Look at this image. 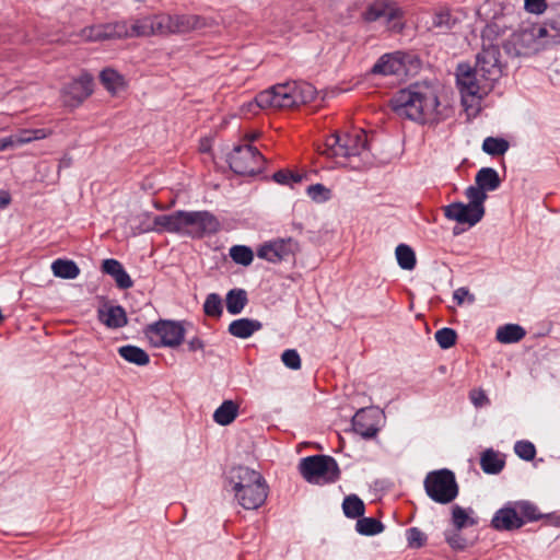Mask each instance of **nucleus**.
I'll use <instances>...</instances> for the list:
<instances>
[{
    "label": "nucleus",
    "instance_id": "f8f14e48",
    "mask_svg": "<svg viewBox=\"0 0 560 560\" xmlns=\"http://www.w3.org/2000/svg\"><path fill=\"white\" fill-rule=\"evenodd\" d=\"M93 92V78L82 73L79 78L66 84L61 90L62 102L66 106L78 107Z\"/></svg>",
    "mask_w": 560,
    "mask_h": 560
},
{
    "label": "nucleus",
    "instance_id": "49530a36",
    "mask_svg": "<svg viewBox=\"0 0 560 560\" xmlns=\"http://www.w3.org/2000/svg\"><path fill=\"white\" fill-rule=\"evenodd\" d=\"M203 311L208 316L218 317L222 314V300L215 294L211 293L207 296L203 304Z\"/></svg>",
    "mask_w": 560,
    "mask_h": 560
},
{
    "label": "nucleus",
    "instance_id": "6ab92c4d",
    "mask_svg": "<svg viewBox=\"0 0 560 560\" xmlns=\"http://www.w3.org/2000/svg\"><path fill=\"white\" fill-rule=\"evenodd\" d=\"M404 55L400 52L387 54L382 56L373 66L374 74L392 75L405 72Z\"/></svg>",
    "mask_w": 560,
    "mask_h": 560
},
{
    "label": "nucleus",
    "instance_id": "9d476101",
    "mask_svg": "<svg viewBox=\"0 0 560 560\" xmlns=\"http://www.w3.org/2000/svg\"><path fill=\"white\" fill-rule=\"evenodd\" d=\"M362 18L365 22L384 20L388 30L396 33L401 32L404 28V23L401 22L402 11L384 0L372 2L362 14Z\"/></svg>",
    "mask_w": 560,
    "mask_h": 560
},
{
    "label": "nucleus",
    "instance_id": "603ef678",
    "mask_svg": "<svg viewBox=\"0 0 560 560\" xmlns=\"http://www.w3.org/2000/svg\"><path fill=\"white\" fill-rule=\"evenodd\" d=\"M515 453L525 460H532L536 455V448L528 441H518L514 446Z\"/></svg>",
    "mask_w": 560,
    "mask_h": 560
},
{
    "label": "nucleus",
    "instance_id": "ea45409f",
    "mask_svg": "<svg viewBox=\"0 0 560 560\" xmlns=\"http://www.w3.org/2000/svg\"><path fill=\"white\" fill-rule=\"evenodd\" d=\"M508 149L509 142L501 138L488 137L482 143V150L490 155H502Z\"/></svg>",
    "mask_w": 560,
    "mask_h": 560
},
{
    "label": "nucleus",
    "instance_id": "f03ea898",
    "mask_svg": "<svg viewBox=\"0 0 560 560\" xmlns=\"http://www.w3.org/2000/svg\"><path fill=\"white\" fill-rule=\"evenodd\" d=\"M369 140L364 130L352 129L343 133H334L326 139L325 149L320 151L330 158H357L364 161L369 159Z\"/></svg>",
    "mask_w": 560,
    "mask_h": 560
},
{
    "label": "nucleus",
    "instance_id": "dca6fc26",
    "mask_svg": "<svg viewBox=\"0 0 560 560\" xmlns=\"http://www.w3.org/2000/svg\"><path fill=\"white\" fill-rule=\"evenodd\" d=\"M295 243L291 240H279L270 244H265L258 249V257L270 262H279L288 259L295 249Z\"/></svg>",
    "mask_w": 560,
    "mask_h": 560
},
{
    "label": "nucleus",
    "instance_id": "a878e982",
    "mask_svg": "<svg viewBox=\"0 0 560 560\" xmlns=\"http://www.w3.org/2000/svg\"><path fill=\"white\" fill-rule=\"evenodd\" d=\"M475 183L487 192L495 190L500 186L501 179L494 168L483 167L476 174Z\"/></svg>",
    "mask_w": 560,
    "mask_h": 560
},
{
    "label": "nucleus",
    "instance_id": "4be33fe9",
    "mask_svg": "<svg viewBox=\"0 0 560 560\" xmlns=\"http://www.w3.org/2000/svg\"><path fill=\"white\" fill-rule=\"evenodd\" d=\"M172 33H187L207 26V22L199 15H171Z\"/></svg>",
    "mask_w": 560,
    "mask_h": 560
},
{
    "label": "nucleus",
    "instance_id": "412c9836",
    "mask_svg": "<svg viewBox=\"0 0 560 560\" xmlns=\"http://www.w3.org/2000/svg\"><path fill=\"white\" fill-rule=\"evenodd\" d=\"M102 271L112 276L119 289H129L133 285L130 276L122 265L116 259H105L102 264Z\"/></svg>",
    "mask_w": 560,
    "mask_h": 560
},
{
    "label": "nucleus",
    "instance_id": "bf43d9fd",
    "mask_svg": "<svg viewBox=\"0 0 560 560\" xmlns=\"http://www.w3.org/2000/svg\"><path fill=\"white\" fill-rule=\"evenodd\" d=\"M9 138L12 141V148L32 142V137L28 129L21 130L19 133L10 136Z\"/></svg>",
    "mask_w": 560,
    "mask_h": 560
},
{
    "label": "nucleus",
    "instance_id": "774afa93",
    "mask_svg": "<svg viewBox=\"0 0 560 560\" xmlns=\"http://www.w3.org/2000/svg\"><path fill=\"white\" fill-rule=\"evenodd\" d=\"M190 351H197L203 348V343L200 339L194 338L188 342Z\"/></svg>",
    "mask_w": 560,
    "mask_h": 560
},
{
    "label": "nucleus",
    "instance_id": "864d4df0",
    "mask_svg": "<svg viewBox=\"0 0 560 560\" xmlns=\"http://www.w3.org/2000/svg\"><path fill=\"white\" fill-rule=\"evenodd\" d=\"M283 364L291 370H299L301 368V358L296 350L288 349L281 355Z\"/></svg>",
    "mask_w": 560,
    "mask_h": 560
},
{
    "label": "nucleus",
    "instance_id": "4468645a",
    "mask_svg": "<svg viewBox=\"0 0 560 560\" xmlns=\"http://www.w3.org/2000/svg\"><path fill=\"white\" fill-rule=\"evenodd\" d=\"M226 480L234 492V498H236L240 492L264 481L265 478L260 472L249 467L236 466L228 472Z\"/></svg>",
    "mask_w": 560,
    "mask_h": 560
},
{
    "label": "nucleus",
    "instance_id": "f3484780",
    "mask_svg": "<svg viewBox=\"0 0 560 560\" xmlns=\"http://www.w3.org/2000/svg\"><path fill=\"white\" fill-rule=\"evenodd\" d=\"M268 497V486L266 480L255 483L250 488L240 492L235 500L246 510H256L260 508Z\"/></svg>",
    "mask_w": 560,
    "mask_h": 560
},
{
    "label": "nucleus",
    "instance_id": "c9c22d12",
    "mask_svg": "<svg viewBox=\"0 0 560 560\" xmlns=\"http://www.w3.org/2000/svg\"><path fill=\"white\" fill-rule=\"evenodd\" d=\"M396 259L401 269L412 270L416 266V255L412 248L406 244H399L395 250Z\"/></svg>",
    "mask_w": 560,
    "mask_h": 560
},
{
    "label": "nucleus",
    "instance_id": "9b49d317",
    "mask_svg": "<svg viewBox=\"0 0 560 560\" xmlns=\"http://www.w3.org/2000/svg\"><path fill=\"white\" fill-rule=\"evenodd\" d=\"M182 223V233L194 237L215 233L220 228L217 218L208 211H183Z\"/></svg>",
    "mask_w": 560,
    "mask_h": 560
},
{
    "label": "nucleus",
    "instance_id": "09e8293b",
    "mask_svg": "<svg viewBox=\"0 0 560 560\" xmlns=\"http://www.w3.org/2000/svg\"><path fill=\"white\" fill-rule=\"evenodd\" d=\"M80 36L85 42H101L106 40L105 33L103 32V25H92L81 30Z\"/></svg>",
    "mask_w": 560,
    "mask_h": 560
},
{
    "label": "nucleus",
    "instance_id": "1a4fd4ad",
    "mask_svg": "<svg viewBox=\"0 0 560 560\" xmlns=\"http://www.w3.org/2000/svg\"><path fill=\"white\" fill-rule=\"evenodd\" d=\"M272 109H287L294 107L292 83L276 84L270 89L260 92L250 106Z\"/></svg>",
    "mask_w": 560,
    "mask_h": 560
},
{
    "label": "nucleus",
    "instance_id": "8fccbe9b",
    "mask_svg": "<svg viewBox=\"0 0 560 560\" xmlns=\"http://www.w3.org/2000/svg\"><path fill=\"white\" fill-rule=\"evenodd\" d=\"M516 511L518 515L527 521H537L540 518V514L537 511V508L529 502H520L516 504Z\"/></svg>",
    "mask_w": 560,
    "mask_h": 560
},
{
    "label": "nucleus",
    "instance_id": "4d7b16f0",
    "mask_svg": "<svg viewBox=\"0 0 560 560\" xmlns=\"http://www.w3.org/2000/svg\"><path fill=\"white\" fill-rule=\"evenodd\" d=\"M453 299L454 301H456L458 305H462L465 302L469 304L475 302V295L471 294L469 290L465 287L456 289L454 291Z\"/></svg>",
    "mask_w": 560,
    "mask_h": 560
},
{
    "label": "nucleus",
    "instance_id": "e2e57ef3",
    "mask_svg": "<svg viewBox=\"0 0 560 560\" xmlns=\"http://www.w3.org/2000/svg\"><path fill=\"white\" fill-rule=\"evenodd\" d=\"M446 539L452 548L464 549L466 546L465 539L458 533L448 535Z\"/></svg>",
    "mask_w": 560,
    "mask_h": 560
},
{
    "label": "nucleus",
    "instance_id": "a18cd8bd",
    "mask_svg": "<svg viewBox=\"0 0 560 560\" xmlns=\"http://www.w3.org/2000/svg\"><path fill=\"white\" fill-rule=\"evenodd\" d=\"M457 334L452 328H442L435 332V340L442 349H448L455 345Z\"/></svg>",
    "mask_w": 560,
    "mask_h": 560
},
{
    "label": "nucleus",
    "instance_id": "7c9ffc66",
    "mask_svg": "<svg viewBox=\"0 0 560 560\" xmlns=\"http://www.w3.org/2000/svg\"><path fill=\"white\" fill-rule=\"evenodd\" d=\"M51 271L55 277L61 279H75L80 273L78 265L68 259H56L51 264Z\"/></svg>",
    "mask_w": 560,
    "mask_h": 560
},
{
    "label": "nucleus",
    "instance_id": "0e129e2a",
    "mask_svg": "<svg viewBox=\"0 0 560 560\" xmlns=\"http://www.w3.org/2000/svg\"><path fill=\"white\" fill-rule=\"evenodd\" d=\"M290 176H291V172L281 170L273 174V179L278 184L287 185V184H290Z\"/></svg>",
    "mask_w": 560,
    "mask_h": 560
},
{
    "label": "nucleus",
    "instance_id": "3c124183",
    "mask_svg": "<svg viewBox=\"0 0 560 560\" xmlns=\"http://www.w3.org/2000/svg\"><path fill=\"white\" fill-rule=\"evenodd\" d=\"M501 30L502 27L497 21L487 24L481 33L482 46L485 44H487V46L494 45L493 40L500 35Z\"/></svg>",
    "mask_w": 560,
    "mask_h": 560
},
{
    "label": "nucleus",
    "instance_id": "f257e3e1",
    "mask_svg": "<svg viewBox=\"0 0 560 560\" xmlns=\"http://www.w3.org/2000/svg\"><path fill=\"white\" fill-rule=\"evenodd\" d=\"M393 110L399 116L418 122L434 120L439 98L435 90L425 83H417L399 91L390 101Z\"/></svg>",
    "mask_w": 560,
    "mask_h": 560
},
{
    "label": "nucleus",
    "instance_id": "bb28decb",
    "mask_svg": "<svg viewBox=\"0 0 560 560\" xmlns=\"http://www.w3.org/2000/svg\"><path fill=\"white\" fill-rule=\"evenodd\" d=\"M238 405L233 400H224L213 413V420L220 425L231 424L238 415Z\"/></svg>",
    "mask_w": 560,
    "mask_h": 560
},
{
    "label": "nucleus",
    "instance_id": "cd10ccee",
    "mask_svg": "<svg viewBox=\"0 0 560 560\" xmlns=\"http://www.w3.org/2000/svg\"><path fill=\"white\" fill-rule=\"evenodd\" d=\"M480 466L486 474H499L504 467V460L500 454L493 450H486L480 457Z\"/></svg>",
    "mask_w": 560,
    "mask_h": 560
},
{
    "label": "nucleus",
    "instance_id": "5701e85b",
    "mask_svg": "<svg viewBox=\"0 0 560 560\" xmlns=\"http://www.w3.org/2000/svg\"><path fill=\"white\" fill-rule=\"evenodd\" d=\"M98 319L109 328H120L127 324L125 310L117 305H105L98 310Z\"/></svg>",
    "mask_w": 560,
    "mask_h": 560
},
{
    "label": "nucleus",
    "instance_id": "680f3d73",
    "mask_svg": "<svg viewBox=\"0 0 560 560\" xmlns=\"http://www.w3.org/2000/svg\"><path fill=\"white\" fill-rule=\"evenodd\" d=\"M114 28L117 38L131 37V30L126 22H115Z\"/></svg>",
    "mask_w": 560,
    "mask_h": 560
},
{
    "label": "nucleus",
    "instance_id": "a211bd4d",
    "mask_svg": "<svg viewBox=\"0 0 560 560\" xmlns=\"http://www.w3.org/2000/svg\"><path fill=\"white\" fill-rule=\"evenodd\" d=\"M524 523L516 509L509 506L500 509L491 521L492 527L497 530H514L521 528Z\"/></svg>",
    "mask_w": 560,
    "mask_h": 560
},
{
    "label": "nucleus",
    "instance_id": "2eb2a0df",
    "mask_svg": "<svg viewBox=\"0 0 560 560\" xmlns=\"http://www.w3.org/2000/svg\"><path fill=\"white\" fill-rule=\"evenodd\" d=\"M444 214L450 220L472 226L483 218L485 210L477 209L470 203L453 202L445 207Z\"/></svg>",
    "mask_w": 560,
    "mask_h": 560
},
{
    "label": "nucleus",
    "instance_id": "f704fd0d",
    "mask_svg": "<svg viewBox=\"0 0 560 560\" xmlns=\"http://www.w3.org/2000/svg\"><path fill=\"white\" fill-rule=\"evenodd\" d=\"M292 83V94L294 96V106L312 102L315 97L316 90L310 83Z\"/></svg>",
    "mask_w": 560,
    "mask_h": 560
},
{
    "label": "nucleus",
    "instance_id": "7ed1b4c3",
    "mask_svg": "<svg viewBox=\"0 0 560 560\" xmlns=\"http://www.w3.org/2000/svg\"><path fill=\"white\" fill-rule=\"evenodd\" d=\"M456 83L466 108L477 105L494 86L478 68H472L467 63L457 66Z\"/></svg>",
    "mask_w": 560,
    "mask_h": 560
},
{
    "label": "nucleus",
    "instance_id": "c85d7f7f",
    "mask_svg": "<svg viewBox=\"0 0 560 560\" xmlns=\"http://www.w3.org/2000/svg\"><path fill=\"white\" fill-rule=\"evenodd\" d=\"M100 80L104 88L112 94H117L125 88L124 77L110 68L104 69L101 72Z\"/></svg>",
    "mask_w": 560,
    "mask_h": 560
},
{
    "label": "nucleus",
    "instance_id": "473e14b6",
    "mask_svg": "<svg viewBox=\"0 0 560 560\" xmlns=\"http://www.w3.org/2000/svg\"><path fill=\"white\" fill-rule=\"evenodd\" d=\"M247 293L243 289H233L226 294V310L230 314H240L247 304Z\"/></svg>",
    "mask_w": 560,
    "mask_h": 560
},
{
    "label": "nucleus",
    "instance_id": "0eeeda50",
    "mask_svg": "<svg viewBox=\"0 0 560 560\" xmlns=\"http://www.w3.org/2000/svg\"><path fill=\"white\" fill-rule=\"evenodd\" d=\"M265 158L250 144L237 145L229 155L231 170L245 176H253L262 171Z\"/></svg>",
    "mask_w": 560,
    "mask_h": 560
},
{
    "label": "nucleus",
    "instance_id": "79ce46f5",
    "mask_svg": "<svg viewBox=\"0 0 560 560\" xmlns=\"http://www.w3.org/2000/svg\"><path fill=\"white\" fill-rule=\"evenodd\" d=\"M452 520L453 524L456 527L457 530H460L462 528L466 526H472L477 522L470 517V514L465 509L455 505L452 511Z\"/></svg>",
    "mask_w": 560,
    "mask_h": 560
},
{
    "label": "nucleus",
    "instance_id": "338daca9",
    "mask_svg": "<svg viewBox=\"0 0 560 560\" xmlns=\"http://www.w3.org/2000/svg\"><path fill=\"white\" fill-rule=\"evenodd\" d=\"M102 25H103V32L105 33L106 40L117 38L115 28H114V23L102 24Z\"/></svg>",
    "mask_w": 560,
    "mask_h": 560
},
{
    "label": "nucleus",
    "instance_id": "b1692460",
    "mask_svg": "<svg viewBox=\"0 0 560 560\" xmlns=\"http://www.w3.org/2000/svg\"><path fill=\"white\" fill-rule=\"evenodd\" d=\"M183 211H176L172 214L156 215L153 220L152 230H164L167 232L182 233Z\"/></svg>",
    "mask_w": 560,
    "mask_h": 560
},
{
    "label": "nucleus",
    "instance_id": "13d9d810",
    "mask_svg": "<svg viewBox=\"0 0 560 560\" xmlns=\"http://www.w3.org/2000/svg\"><path fill=\"white\" fill-rule=\"evenodd\" d=\"M546 9V0H525V10L529 13L541 14Z\"/></svg>",
    "mask_w": 560,
    "mask_h": 560
},
{
    "label": "nucleus",
    "instance_id": "ddd939ff",
    "mask_svg": "<svg viewBox=\"0 0 560 560\" xmlns=\"http://www.w3.org/2000/svg\"><path fill=\"white\" fill-rule=\"evenodd\" d=\"M475 67L485 74L486 79L494 84L502 74L499 47L485 44L482 50L477 55Z\"/></svg>",
    "mask_w": 560,
    "mask_h": 560
},
{
    "label": "nucleus",
    "instance_id": "de8ad7c7",
    "mask_svg": "<svg viewBox=\"0 0 560 560\" xmlns=\"http://www.w3.org/2000/svg\"><path fill=\"white\" fill-rule=\"evenodd\" d=\"M130 30L131 37L153 35L152 22L150 21V16L143 18L141 20H136L133 24L130 26Z\"/></svg>",
    "mask_w": 560,
    "mask_h": 560
},
{
    "label": "nucleus",
    "instance_id": "2f4dec72",
    "mask_svg": "<svg viewBox=\"0 0 560 560\" xmlns=\"http://www.w3.org/2000/svg\"><path fill=\"white\" fill-rule=\"evenodd\" d=\"M118 353L126 361L136 365L143 366L150 362L149 354L143 349L136 346H122L118 349Z\"/></svg>",
    "mask_w": 560,
    "mask_h": 560
},
{
    "label": "nucleus",
    "instance_id": "39448f33",
    "mask_svg": "<svg viewBox=\"0 0 560 560\" xmlns=\"http://www.w3.org/2000/svg\"><path fill=\"white\" fill-rule=\"evenodd\" d=\"M424 489L433 501L447 504L458 494L455 475L448 469L431 471L424 479Z\"/></svg>",
    "mask_w": 560,
    "mask_h": 560
},
{
    "label": "nucleus",
    "instance_id": "e433bc0d",
    "mask_svg": "<svg viewBox=\"0 0 560 560\" xmlns=\"http://www.w3.org/2000/svg\"><path fill=\"white\" fill-rule=\"evenodd\" d=\"M540 28L546 31L541 32L546 39V47L560 44V16L540 24Z\"/></svg>",
    "mask_w": 560,
    "mask_h": 560
},
{
    "label": "nucleus",
    "instance_id": "a19ab883",
    "mask_svg": "<svg viewBox=\"0 0 560 560\" xmlns=\"http://www.w3.org/2000/svg\"><path fill=\"white\" fill-rule=\"evenodd\" d=\"M230 256L236 264L248 266L252 264L254 254L253 250L244 245H235L230 248Z\"/></svg>",
    "mask_w": 560,
    "mask_h": 560
},
{
    "label": "nucleus",
    "instance_id": "c03bdc74",
    "mask_svg": "<svg viewBox=\"0 0 560 560\" xmlns=\"http://www.w3.org/2000/svg\"><path fill=\"white\" fill-rule=\"evenodd\" d=\"M150 21L152 22L153 35L172 33L171 15L159 14L150 16Z\"/></svg>",
    "mask_w": 560,
    "mask_h": 560
},
{
    "label": "nucleus",
    "instance_id": "052dcab7",
    "mask_svg": "<svg viewBox=\"0 0 560 560\" xmlns=\"http://www.w3.org/2000/svg\"><path fill=\"white\" fill-rule=\"evenodd\" d=\"M470 399L476 407H481L488 404V397L483 390L474 389L470 393Z\"/></svg>",
    "mask_w": 560,
    "mask_h": 560
},
{
    "label": "nucleus",
    "instance_id": "423d86ee",
    "mask_svg": "<svg viewBox=\"0 0 560 560\" xmlns=\"http://www.w3.org/2000/svg\"><path fill=\"white\" fill-rule=\"evenodd\" d=\"M299 468L301 475L308 482H332L339 477L338 465L330 456L315 455L305 457L301 460Z\"/></svg>",
    "mask_w": 560,
    "mask_h": 560
},
{
    "label": "nucleus",
    "instance_id": "72a5a7b5",
    "mask_svg": "<svg viewBox=\"0 0 560 560\" xmlns=\"http://www.w3.org/2000/svg\"><path fill=\"white\" fill-rule=\"evenodd\" d=\"M457 23V19L453 18L448 10H439L432 16L430 30H436L440 33H445L452 30Z\"/></svg>",
    "mask_w": 560,
    "mask_h": 560
},
{
    "label": "nucleus",
    "instance_id": "aec40b11",
    "mask_svg": "<svg viewBox=\"0 0 560 560\" xmlns=\"http://www.w3.org/2000/svg\"><path fill=\"white\" fill-rule=\"evenodd\" d=\"M352 428L355 433L364 439H371L376 435L378 428L372 412L366 409H360L352 418Z\"/></svg>",
    "mask_w": 560,
    "mask_h": 560
},
{
    "label": "nucleus",
    "instance_id": "6e6d98bb",
    "mask_svg": "<svg viewBox=\"0 0 560 560\" xmlns=\"http://www.w3.org/2000/svg\"><path fill=\"white\" fill-rule=\"evenodd\" d=\"M407 539L410 547L419 548L424 544L425 536L420 529L412 527L407 530Z\"/></svg>",
    "mask_w": 560,
    "mask_h": 560
},
{
    "label": "nucleus",
    "instance_id": "58836bf2",
    "mask_svg": "<svg viewBox=\"0 0 560 560\" xmlns=\"http://www.w3.org/2000/svg\"><path fill=\"white\" fill-rule=\"evenodd\" d=\"M342 509L346 516L350 518L361 517L364 514V503L354 494L343 500Z\"/></svg>",
    "mask_w": 560,
    "mask_h": 560
},
{
    "label": "nucleus",
    "instance_id": "5fc2aeb1",
    "mask_svg": "<svg viewBox=\"0 0 560 560\" xmlns=\"http://www.w3.org/2000/svg\"><path fill=\"white\" fill-rule=\"evenodd\" d=\"M329 189L322 184L311 185L307 188V194L313 200H327L329 198Z\"/></svg>",
    "mask_w": 560,
    "mask_h": 560
},
{
    "label": "nucleus",
    "instance_id": "4c0bfd02",
    "mask_svg": "<svg viewBox=\"0 0 560 560\" xmlns=\"http://www.w3.org/2000/svg\"><path fill=\"white\" fill-rule=\"evenodd\" d=\"M355 528L361 535L372 536L382 533L384 525L376 518L361 517L357 521Z\"/></svg>",
    "mask_w": 560,
    "mask_h": 560
},
{
    "label": "nucleus",
    "instance_id": "69168bd1",
    "mask_svg": "<svg viewBox=\"0 0 560 560\" xmlns=\"http://www.w3.org/2000/svg\"><path fill=\"white\" fill-rule=\"evenodd\" d=\"M31 132L32 141L45 139L50 135V131H47L45 129H28Z\"/></svg>",
    "mask_w": 560,
    "mask_h": 560
},
{
    "label": "nucleus",
    "instance_id": "393cba45",
    "mask_svg": "<svg viewBox=\"0 0 560 560\" xmlns=\"http://www.w3.org/2000/svg\"><path fill=\"white\" fill-rule=\"evenodd\" d=\"M261 328V323L255 319L241 318L233 320L229 326V332L237 338H248Z\"/></svg>",
    "mask_w": 560,
    "mask_h": 560
},
{
    "label": "nucleus",
    "instance_id": "c756f323",
    "mask_svg": "<svg viewBox=\"0 0 560 560\" xmlns=\"http://www.w3.org/2000/svg\"><path fill=\"white\" fill-rule=\"evenodd\" d=\"M526 331L523 327L516 324H506L497 330V340L501 343H513L524 338Z\"/></svg>",
    "mask_w": 560,
    "mask_h": 560
},
{
    "label": "nucleus",
    "instance_id": "6e6552de",
    "mask_svg": "<svg viewBox=\"0 0 560 560\" xmlns=\"http://www.w3.org/2000/svg\"><path fill=\"white\" fill-rule=\"evenodd\" d=\"M145 335L154 347H171L179 346L184 339V327L175 322L160 320L150 325L145 329Z\"/></svg>",
    "mask_w": 560,
    "mask_h": 560
},
{
    "label": "nucleus",
    "instance_id": "20e7f679",
    "mask_svg": "<svg viewBox=\"0 0 560 560\" xmlns=\"http://www.w3.org/2000/svg\"><path fill=\"white\" fill-rule=\"evenodd\" d=\"M545 32L540 24H528L514 32L503 44L505 52L512 57L527 56L546 48Z\"/></svg>",
    "mask_w": 560,
    "mask_h": 560
},
{
    "label": "nucleus",
    "instance_id": "37998d69",
    "mask_svg": "<svg viewBox=\"0 0 560 560\" xmlns=\"http://www.w3.org/2000/svg\"><path fill=\"white\" fill-rule=\"evenodd\" d=\"M465 195H466L467 199L469 200L468 203H470L472 207H475L477 209L485 210L483 202L486 201L488 196H487V192L482 188H480L477 184H476V186H469L466 189Z\"/></svg>",
    "mask_w": 560,
    "mask_h": 560
}]
</instances>
